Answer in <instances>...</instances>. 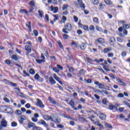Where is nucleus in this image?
<instances>
[{
    "label": "nucleus",
    "mask_w": 130,
    "mask_h": 130,
    "mask_svg": "<svg viewBox=\"0 0 130 130\" xmlns=\"http://www.w3.org/2000/svg\"><path fill=\"white\" fill-rule=\"evenodd\" d=\"M122 27H120L118 28V31L119 32V34L121 37H124V35H127V30L125 29H129V25L128 24H123Z\"/></svg>",
    "instance_id": "obj_1"
},
{
    "label": "nucleus",
    "mask_w": 130,
    "mask_h": 130,
    "mask_svg": "<svg viewBox=\"0 0 130 130\" xmlns=\"http://www.w3.org/2000/svg\"><path fill=\"white\" fill-rule=\"evenodd\" d=\"M51 120L53 121V122H55V123H60L61 121L60 118L54 114H52V116H51Z\"/></svg>",
    "instance_id": "obj_2"
},
{
    "label": "nucleus",
    "mask_w": 130,
    "mask_h": 130,
    "mask_svg": "<svg viewBox=\"0 0 130 130\" xmlns=\"http://www.w3.org/2000/svg\"><path fill=\"white\" fill-rule=\"evenodd\" d=\"M72 24L70 23H67L65 25V28H63L62 31L63 33H64L65 34H69V32L68 31H72Z\"/></svg>",
    "instance_id": "obj_3"
},
{
    "label": "nucleus",
    "mask_w": 130,
    "mask_h": 130,
    "mask_svg": "<svg viewBox=\"0 0 130 130\" xmlns=\"http://www.w3.org/2000/svg\"><path fill=\"white\" fill-rule=\"evenodd\" d=\"M78 4H76V7H79L80 6V8H81L83 10H85V4L83 3L82 0H77Z\"/></svg>",
    "instance_id": "obj_4"
},
{
    "label": "nucleus",
    "mask_w": 130,
    "mask_h": 130,
    "mask_svg": "<svg viewBox=\"0 0 130 130\" xmlns=\"http://www.w3.org/2000/svg\"><path fill=\"white\" fill-rule=\"evenodd\" d=\"M37 103L36 104L37 106H39L41 108H44L45 107L44 105H43V104L42 103V102L41 101V100H40V99H37Z\"/></svg>",
    "instance_id": "obj_5"
},
{
    "label": "nucleus",
    "mask_w": 130,
    "mask_h": 130,
    "mask_svg": "<svg viewBox=\"0 0 130 130\" xmlns=\"http://www.w3.org/2000/svg\"><path fill=\"white\" fill-rule=\"evenodd\" d=\"M27 120V117L25 115H22L20 117H19V121L20 123H23L24 122V120Z\"/></svg>",
    "instance_id": "obj_6"
},
{
    "label": "nucleus",
    "mask_w": 130,
    "mask_h": 130,
    "mask_svg": "<svg viewBox=\"0 0 130 130\" xmlns=\"http://www.w3.org/2000/svg\"><path fill=\"white\" fill-rule=\"evenodd\" d=\"M38 123L39 124H42L45 127H47V126H48V124L46 123V122L43 119L40 120V121L38 122Z\"/></svg>",
    "instance_id": "obj_7"
},
{
    "label": "nucleus",
    "mask_w": 130,
    "mask_h": 130,
    "mask_svg": "<svg viewBox=\"0 0 130 130\" xmlns=\"http://www.w3.org/2000/svg\"><path fill=\"white\" fill-rule=\"evenodd\" d=\"M50 10H51V12H53V13L54 14H56V13H57V12H58V7H56L53 8V6H51Z\"/></svg>",
    "instance_id": "obj_8"
},
{
    "label": "nucleus",
    "mask_w": 130,
    "mask_h": 130,
    "mask_svg": "<svg viewBox=\"0 0 130 130\" xmlns=\"http://www.w3.org/2000/svg\"><path fill=\"white\" fill-rule=\"evenodd\" d=\"M53 77L55 80L58 82L59 84H60V85H62V82H61V80H60V78H59V77H58L56 75H55V74H53Z\"/></svg>",
    "instance_id": "obj_9"
},
{
    "label": "nucleus",
    "mask_w": 130,
    "mask_h": 130,
    "mask_svg": "<svg viewBox=\"0 0 130 130\" xmlns=\"http://www.w3.org/2000/svg\"><path fill=\"white\" fill-rule=\"evenodd\" d=\"M69 105L74 110H78V108L75 107V102L73 100L70 101Z\"/></svg>",
    "instance_id": "obj_10"
},
{
    "label": "nucleus",
    "mask_w": 130,
    "mask_h": 130,
    "mask_svg": "<svg viewBox=\"0 0 130 130\" xmlns=\"http://www.w3.org/2000/svg\"><path fill=\"white\" fill-rule=\"evenodd\" d=\"M8 108H9V107L8 106H3L1 107L0 110L2 111V112H6L7 110H8Z\"/></svg>",
    "instance_id": "obj_11"
},
{
    "label": "nucleus",
    "mask_w": 130,
    "mask_h": 130,
    "mask_svg": "<svg viewBox=\"0 0 130 130\" xmlns=\"http://www.w3.org/2000/svg\"><path fill=\"white\" fill-rule=\"evenodd\" d=\"M1 125H2V126L3 127H7V126L8 125V122H7L6 119H2V122H1Z\"/></svg>",
    "instance_id": "obj_12"
},
{
    "label": "nucleus",
    "mask_w": 130,
    "mask_h": 130,
    "mask_svg": "<svg viewBox=\"0 0 130 130\" xmlns=\"http://www.w3.org/2000/svg\"><path fill=\"white\" fill-rule=\"evenodd\" d=\"M35 79L36 80H37V81H39V82H43V79L38 75V74H36L35 76Z\"/></svg>",
    "instance_id": "obj_13"
},
{
    "label": "nucleus",
    "mask_w": 130,
    "mask_h": 130,
    "mask_svg": "<svg viewBox=\"0 0 130 130\" xmlns=\"http://www.w3.org/2000/svg\"><path fill=\"white\" fill-rule=\"evenodd\" d=\"M96 42H98L100 44H103L105 43V41L103 38H100L96 40Z\"/></svg>",
    "instance_id": "obj_14"
},
{
    "label": "nucleus",
    "mask_w": 130,
    "mask_h": 130,
    "mask_svg": "<svg viewBox=\"0 0 130 130\" xmlns=\"http://www.w3.org/2000/svg\"><path fill=\"white\" fill-rule=\"evenodd\" d=\"M6 111H7V113H8V114H10L11 115H12L13 113H14V110L9 107Z\"/></svg>",
    "instance_id": "obj_15"
},
{
    "label": "nucleus",
    "mask_w": 130,
    "mask_h": 130,
    "mask_svg": "<svg viewBox=\"0 0 130 130\" xmlns=\"http://www.w3.org/2000/svg\"><path fill=\"white\" fill-rule=\"evenodd\" d=\"M36 126V125H35V123L32 122H29L27 124V127L28 128H31V127L33 128L34 127H35Z\"/></svg>",
    "instance_id": "obj_16"
},
{
    "label": "nucleus",
    "mask_w": 130,
    "mask_h": 130,
    "mask_svg": "<svg viewBox=\"0 0 130 130\" xmlns=\"http://www.w3.org/2000/svg\"><path fill=\"white\" fill-rule=\"evenodd\" d=\"M43 118H44L45 120L49 121L51 119V116L45 115L43 116Z\"/></svg>",
    "instance_id": "obj_17"
},
{
    "label": "nucleus",
    "mask_w": 130,
    "mask_h": 130,
    "mask_svg": "<svg viewBox=\"0 0 130 130\" xmlns=\"http://www.w3.org/2000/svg\"><path fill=\"white\" fill-rule=\"evenodd\" d=\"M80 48L81 50H85L86 49V44L81 43L80 45Z\"/></svg>",
    "instance_id": "obj_18"
},
{
    "label": "nucleus",
    "mask_w": 130,
    "mask_h": 130,
    "mask_svg": "<svg viewBox=\"0 0 130 130\" xmlns=\"http://www.w3.org/2000/svg\"><path fill=\"white\" fill-rule=\"evenodd\" d=\"M112 50V48H111V47L105 48L104 49V53H108V52H110V51H111Z\"/></svg>",
    "instance_id": "obj_19"
},
{
    "label": "nucleus",
    "mask_w": 130,
    "mask_h": 130,
    "mask_svg": "<svg viewBox=\"0 0 130 130\" xmlns=\"http://www.w3.org/2000/svg\"><path fill=\"white\" fill-rule=\"evenodd\" d=\"M114 42H115V39L114 37L110 38L109 43L111 44V45H113Z\"/></svg>",
    "instance_id": "obj_20"
},
{
    "label": "nucleus",
    "mask_w": 130,
    "mask_h": 130,
    "mask_svg": "<svg viewBox=\"0 0 130 130\" xmlns=\"http://www.w3.org/2000/svg\"><path fill=\"white\" fill-rule=\"evenodd\" d=\"M116 81H117V82H118V83H120V84H121L123 86H126L125 83H124L122 81H121V80H120V79H119V78H118V77L116 78Z\"/></svg>",
    "instance_id": "obj_21"
},
{
    "label": "nucleus",
    "mask_w": 130,
    "mask_h": 130,
    "mask_svg": "<svg viewBox=\"0 0 130 130\" xmlns=\"http://www.w3.org/2000/svg\"><path fill=\"white\" fill-rule=\"evenodd\" d=\"M99 117L101 120H105V118H106V115L101 114Z\"/></svg>",
    "instance_id": "obj_22"
},
{
    "label": "nucleus",
    "mask_w": 130,
    "mask_h": 130,
    "mask_svg": "<svg viewBox=\"0 0 130 130\" xmlns=\"http://www.w3.org/2000/svg\"><path fill=\"white\" fill-rule=\"evenodd\" d=\"M11 58L14 59V60H18V59H20V57L16 55H13L11 56Z\"/></svg>",
    "instance_id": "obj_23"
},
{
    "label": "nucleus",
    "mask_w": 130,
    "mask_h": 130,
    "mask_svg": "<svg viewBox=\"0 0 130 130\" xmlns=\"http://www.w3.org/2000/svg\"><path fill=\"white\" fill-rule=\"evenodd\" d=\"M25 50L27 51V52H29V53L31 52V47H30V46L26 45L25 46Z\"/></svg>",
    "instance_id": "obj_24"
},
{
    "label": "nucleus",
    "mask_w": 130,
    "mask_h": 130,
    "mask_svg": "<svg viewBox=\"0 0 130 130\" xmlns=\"http://www.w3.org/2000/svg\"><path fill=\"white\" fill-rule=\"evenodd\" d=\"M25 25L26 27H28V28L30 32H31V22H27L26 23Z\"/></svg>",
    "instance_id": "obj_25"
},
{
    "label": "nucleus",
    "mask_w": 130,
    "mask_h": 130,
    "mask_svg": "<svg viewBox=\"0 0 130 130\" xmlns=\"http://www.w3.org/2000/svg\"><path fill=\"white\" fill-rule=\"evenodd\" d=\"M36 61L38 62V63H42V62H45V59H36Z\"/></svg>",
    "instance_id": "obj_26"
},
{
    "label": "nucleus",
    "mask_w": 130,
    "mask_h": 130,
    "mask_svg": "<svg viewBox=\"0 0 130 130\" xmlns=\"http://www.w3.org/2000/svg\"><path fill=\"white\" fill-rule=\"evenodd\" d=\"M20 13H21V14H25L27 15V16H29V13H28V12H27V11L25 9H21L20 10Z\"/></svg>",
    "instance_id": "obj_27"
},
{
    "label": "nucleus",
    "mask_w": 130,
    "mask_h": 130,
    "mask_svg": "<svg viewBox=\"0 0 130 130\" xmlns=\"http://www.w3.org/2000/svg\"><path fill=\"white\" fill-rule=\"evenodd\" d=\"M49 101L52 103V104H54V105H56V102H55V101L53 100V99H52V98H51V97H49L48 98Z\"/></svg>",
    "instance_id": "obj_28"
},
{
    "label": "nucleus",
    "mask_w": 130,
    "mask_h": 130,
    "mask_svg": "<svg viewBox=\"0 0 130 130\" xmlns=\"http://www.w3.org/2000/svg\"><path fill=\"white\" fill-rule=\"evenodd\" d=\"M15 114L17 115V116H19V115H22V111L20 110H17L15 111Z\"/></svg>",
    "instance_id": "obj_29"
},
{
    "label": "nucleus",
    "mask_w": 130,
    "mask_h": 130,
    "mask_svg": "<svg viewBox=\"0 0 130 130\" xmlns=\"http://www.w3.org/2000/svg\"><path fill=\"white\" fill-rule=\"evenodd\" d=\"M68 8H69V5L68 4L63 5L62 7V11H66V10H68Z\"/></svg>",
    "instance_id": "obj_30"
},
{
    "label": "nucleus",
    "mask_w": 130,
    "mask_h": 130,
    "mask_svg": "<svg viewBox=\"0 0 130 130\" xmlns=\"http://www.w3.org/2000/svg\"><path fill=\"white\" fill-rule=\"evenodd\" d=\"M49 81L51 83V84H56V82H55V80L53 79V78H52V77H50Z\"/></svg>",
    "instance_id": "obj_31"
},
{
    "label": "nucleus",
    "mask_w": 130,
    "mask_h": 130,
    "mask_svg": "<svg viewBox=\"0 0 130 130\" xmlns=\"http://www.w3.org/2000/svg\"><path fill=\"white\" fill-rule=\"evenodd\" d=\"M14 92H15V93L16 94H19L20 92V88H17V87H15L13 89Z\"/></svg>",
    "instance_id": "obj_32"
},
{
    "label": "nucleus",
    "mask_w": 130,
    "mask_h": 130,
    "mask_svg": "<svg viewBox=\"0 0 130 130\" xmlns=\"http://www.w3.org/2000/svg\"><path fill=\"white\" fill-rule=\"evenodd\" d=\"M38 13H39V15L40 17H41V18H43V11H41V10H39L38 11Z\"/></svg>",
    "instance_id": "obj_33"
},
{
    "label": "nucleus",
    "mask_w": 130,
    "mask_h": 130,
    "mask_svg": "<svg viewBox=\"0 0 130 130\" xmlns=\"http://www.w3.org/2000/svg\"><path fill=\"white\" fill-rule=\"evenodd\" d=\"M103 60H104V59L102 58H100L99 59H94V61H96V62H98V63H99V62H102Z\"/></svg>",
    "instance_id": "obj_34"
},
{
    "label": "nucleus",
    "mask_w": 130,
    "mask_h": 130,
    "mask_svg": "<svg viewBox=\"0 0 130 130\" xmlns=\"http://www.w3.org/2000/svg\"><path fill=\"white\" fill-rule=\"evenodd\" d=\"M91 3L93 5H98V4H99V1L98 0H91Z\"/></svg>",
    "instance_id": "obj_35"
},
{
    "label": "nucleus",
    "mask_w": 130,
    "mask_h": 130,
    "mask_svg": "<svg viewBox=\"0 0 130 130\" xmlns=\"http://www.w3.org/2000/svg\"><path fill=\"white\" fill-rule=\"evenodd\" d=\"M68 69H69V71L70 73H73L75 71L73 67H70L69 66H67Z\"/></svg>",
    "instance_id": "obj_36"
},
{
    "label": "nucleus",
    "mask_w": 130,
    "mask_h": 130,
    "mask_svg": "<svg viewBox=\"0 0 130 130\" xmlns=\"http://www.w3.org/2000/svg\"><path fill=\"white\" fill-rule=\"evenodd\" d=\"M93 22L94 23H96V24H99V20L98 19V18L94 17L93 18Z\"/></svg>",
    "instance_id": "obj_37"
},
{
    "label": "nucleus",
    "mask_w": 130,
    "mask_h": 130,
    "mask_svg": "<svg viewBox=\"0 0 130 130\" xmlns=\"http://www.w3.org/2000/svg\"><path fill=\"white\" fill-rule=\"evenodd\" d=\"M57 43H58L60 48H61V49H63V46L61 44V42H60V41H58Z\"/></svg>",
    "instance_id": "obj_38"
},
{
    "label": "nucleus",
    "mask_w": 130,
    "mask_h": 130,
    "mask_svg": "<svg viewBox=\"0 0 130 130\" xmlns=\"http://www.w3.org/2000/svg\"><path fill=\"white\" fill-rule=\"evenodd\" d=\"M32 130H43L42 129V128L40 127H37L36 126H35V127H34L32 128Z\"/></svg>",
    "instance_id": "obj_39"
},
{
    "label": "nucleus",
    "mask_w": 130,
    "mask_h": 130,
    "mask_svg": "<svg viewBox=\"0 0 130 130\" xmlns=\"http://www.w3.org/2000/svg\"><path fill=\"white\" fill-rule=\"evenodd\" d=\"M95 29L97 30V31H99L100 32H102L103 31V29H102L101 28L99 27L98 26H95Z\"/></svg>",
    "instance_id": "obj_40"
},
{
    "label": "nucleus",
    "mask_w": 130,
    "mask_h": 130,
    "mask_svg": "<svg viewBox=\"0 0 130 130\" xmlns=\"http://www.w3.org/2000/svg\"><path fill=\"white\" fill-rule=\"evenodd\" d=\"M79 120H80L81 121H85L86 122H87V120H86V119H85V118L84 117H79Z\"/></svg>",
    "instance_id": "obj_41"
},
{
    "label": "nucleus",
    "mask_w": 130,
    "mask_h": 130,
    "mask_svg": "<svg viewBox=\"0 0 130 130\" xmlns=\"http://www.w3.org/2000/svg\"><path fill=\"white\" fill-rule=\"evenodd\" d=\"M85 73H86V72H85V70H84L83 69L81 70L79 72V75H84Z\"/></svg>",
    "instance_id": "obj_42"
},
{
    "label": "nucleus",
    "mask_w": 130,
    "mask_h": 130,
    "mask_svg": "<svg viewBox=\"0 0 130 130\" xmlns=\"http://www.w3.org/2000/svg\"><path fill=\"white\" fill-rule=\"evenodd\" d=\"M3 82H4V83H5L6 84H8V85H10V84H11V81L7 80V79H4L3 80Z\"/></svg>",
    "instance_id": "obj_43"
},
{
    "label": "nucleus",
    "mask_w": 130,
    "mask_h": 130,
    "mask_svg": "<svg viewBox=\"0 0 130 130\" xmlns=\"http://www.w3.org/2000/svg\"><path fill=\"white\" fill-rule=\"evenodd\" d=\"M89 29L90 30V31H94L95 30V26H94V25H91L89 26Z\"/></svg>",
    "instance_id": "obj_44"
},
{
    "label": "nucleus",
    "mask_w": 130,
    "mask_h": 130,
    "mask_svg": "<svg viewBox=\"0 0 130 130\" xmlns=\"http://www.w3.org/2000/svg\"><path fill=\"white\" fill-rule=\"evenodd\" d=\"M10 86H12V87H17L18 85L16 83H14L12 82H10V84H9Z\"/></svg>",
    "instance_id": "obj_45"
},
{
    "label": "nucleus",
    "mask_w": 130,
    "mask_h": 130,
    "mask_svg": "<svg viewBox=\"0 0 130 130\" xmlns=\"http://www.w3.org/2000/svg\"><path fill=\"white\" fill-rule=\"evenodd\" d=\"M105 3L107 4V5H111L112 4V2L110 0H105Z\"/></svg>",
    "instance_id": "obj_46"
},
{
    "label": "nucleus",
    "mask_w": 130,
    "mask_h": 130,
    "mask_svg": "<svg viewBox=\"0 0 130 130\" xmlns=\"http://www.w3.org/2000/svg\"><path fill=\"white\" fill-rule=\"evenodd\" d=\"M104 85L102 83H100L99 85V89H104Z\"/></svg>",
    "instance_id": "obj_47"
},
{
    "label": "nucleus",
    "mask_w": 130,
    "mask_h": 130,
    "mask_svg": "<svg viewBox=\"0 0 130 130\" xmlns=\"http://www.w3.org/2000/svg\"><path fill=\"white\" fill-rule=\"evenodd\" d=\"M67 58L71 60V59H73V56L71 54H69L67 56Z\"/></svg>",
    "instance_id": "obj_48"
},
{
    "label": "nucleus",
    "mask_w": 130,
    "mask_h": 130,
    "mask_svg": "<svg viewBox=\"0 0 130 130\" xmlns=\"http://www.w3.org/2000/svg\"><path fill=\"white\" fill-rule=\"evenodd\" d=\"M83 28L85 31H89V27L87 25H83Z\"/></svg>",
    "instance_id": "obj_49"
},
{
    "label": "nucleus",
    "mask_w": 130,
    "mask_h": 130,
    "mask_svg": "<svg viewBox=\"0 0 130 130\" xmlns=\"http://www.w3.org/2000/svg\"><path fill=\"white\" fill-rule=\"evenodd\" d=\"M3 100L7 103H10V100H9V99H8L7 98H4L3 99Z\"/></svg>",
    "instance_id": "obj_50"
},
{
    "label": "nucleus",
    "mask_w": 130,
    "mask_h": 130,
    "mask_svg": "<svg viewBox=\"0 0 130 130\" xmlns=\"http://www.w3.org/2000/svg\"><path fill=\"white\" fill-rule=\"evenodd\" d=\"M118 106H119V105L116 104L114 106L113 109H115V110L117 111V110H118V108H117Z\"/></svg>",
    "instance_id": "obj_51"
},
{
    "label": "nucleus",
    "mask_w": 130,
    "mask_h": 130,
    "mask_svg": "<svg viewBox=\"0 0 130 130\" xmlns=\"http://www.w3.org/2000/svg\"><path fill=\"white\" fill-rule=\"evenodd\" d=\"M53 71L57 74L59 73V70H58L57 68H53Z\"/></svg>",
    "instance_id": "obj_52"
},
{
    "label": "nucleus",
    "mask_w": 130,
    "mask_h": 130,
    "mask_svg": "<svg viewBox=\"0 0 130 130\" xmlns=\"http://www.w3.org/2000/svg\"><path fill=\"white\" fill-rule=\"evenodd\" d=\"M31 120L34 122H37V121H38V119H37L35 117H32V118H31Z\"/></svg>",
    "instance_id": "obj_53"
},
{
    "label": "nucleus",
    "mask_w": 130,
    "mask_h": 130,
    "mask_svg": "<svg viewBox=\"0 0 130 130\" xmlns=\"http://www.w3.org/2000/svg\"><path fill=\"white\" fill-rule=\"evenodd\" d=\"M29 5L31 6V7H34V6H35V3H34V1H30Z\"/></svg>",
    "instance_id": "obj_54"
},
{
    "label": "nucleus",
    "mask_w": 130,
    "mask_h": 130,
    "mask_svg": "<svg viewBox=\"0 0 130 130\" xmlns=\"http://www.w3.org/2000/svg\"><path fill=\"white\" fill-rule=\"evenodd\" d=\"M105 125L106 126H107V127H109V128H112V126L111 125H110L109 124L106 123L105 124Z\"/></svg>",
    "instance_id": "obj_55"
},
{
    "label": "nucleus",
    "mask_w": 130,
    "mask_h": 130,
    "mask_svg": "<svg viewBox=\"0 0 130 130\" xmlns=\"http://www.w3.org/2000/svg\"><path fill=\"white\" fill-rule=\"evenodd\" d=\"M56 66H57V68L58 69H59V70H60L61 71H62V70H63V68H62L61 66L59 64H57Z\"/></svg>",
    "instance_id": "obj_56"
},
{
    "label": "nucleus",
    "mask_w": 130,
    "mask_h": 130,
    "mask_svg": "<svg viewBox=\"0 0 130 130\" xmlns=\"http://www.w3.org/2000/svg\"><path fill=\"white\" fill-rule=\"evenodd\" d=\"M53 16L55 17V19H54V22H55L56 20L59 19L58 15H54Z\"/></svg>",
    "instance_id": "obj_57"
},
{
    "label": "nucleus",
    "mask_w": 130,
    "mask_h": 130,
    "mask_svg": "<svg viewBox=\"0 0 130 130\" xmlns=\"http://www.w3.org/2000/svg\"><path fill=\"white\" fill-rule=\"evenodd\" d=\"M62 20H63V23H66V21H67V17L63 16L62 17Z\"/></svg>",
    "instance_id": "obj_58"
},
{
    "label": "nucleus",
    "mask_w": 130,
    "mask_h": 130,
    "mask_svg": "<svg viewBox=\"0 0 130 130\" xmlns=\"http://www.w3.org/2000/svg\"><path fill=\"white\" fill-rule=\"evenodd\" d=\"M5 63H7V64H11V63H12V62L9 59H6L5 60Z\"/></svg>",
    "instance_id": "obj_59"
},
{
    "label": "nucleus",
    "mask_w": 130,
    "mask_h": 130,
    "mask_svg": "<svg viewBox=\"0 0 130 130\" xmlns=\"http://www.w3.org/2000/svg\"><path fill=\"white\" fill-rule=\"evenodd\" d=\"M73 19H74L75 22H78V21L79 20L78 17L76 16H74L73 17Z\"/></svg>",
    "instance_id": "obj_60"
},
{
    "label": "nucleus",
    "mask_w": 130,
    "mask_h": 130,
    "mask_svg": "<svg viewBox=\"0 0 130 130\" xmlns=\"http://www.w3.org/2000/svg\"><path fill=\"white\" fill-rule=\"evenodd\" d=\"M33 32L35 36H38V31L37 30H34Z\"/></svg>",
    "instance_id": "obj_61"
},
{
    "label": "nucleus",
    "mask_w": 130,
    "mask_h": 130,
    "mask_svg": "<svg viewBox=\"0 0 130 130\" xmlns=\"http://www.w3.org/2000/svg\"><path fill=\"white\" fill-rule=\"evenodd\" d=\"M29 73L31 75H35V71L33 70V69H30Z\"/></svg>",
    "instance_id": "obj_62"
},
{
    "label": "nucleus",
    "mask_w": 130,
    "mask_h": 130,
    "mask_svg": "<svg viewBox=\"0 0 130 130\" xmlns=\"http://www.w3.org/2000/svg\"><path fill=\"white\" fill-rule=\"evenodd\" d=\"M72 45H74V47H76L77 48V47H78V44H76V43H75V42L73 41L72 43Z\"/></svg>",
    "instance_id": "obj_63"
},
{
    "label": "nucleus",
    "mask_w": 130,
    "mask_h": 130,
    "mask_svg": "<svg viewBox=\"0 0 130 130\" xmlns=\"http://www.w3.org/2000/svg\"><path fill=\"white\" fill-rule=\"evenodd\" d=\"M63 37L64 39H68V38H69V35H68L67 34H63Z\"/></svg>",
    "instance_id": "obj_64"
}]
</instances>
